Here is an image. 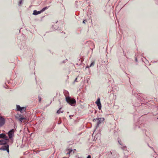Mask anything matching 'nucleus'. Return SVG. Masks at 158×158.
<instances>
[{
  "mask_svg": "<svg viewBox=\"0 0 158 158\" xmlns=\"http://www.w3.org/2000/svg\"><path fill=\"white\" fill-rule=\"evenodd\" d=\"M66 100L68 103L71 105H74L76 103V100L74 99L71 98L69 97H66Z\"/></svg>",
  "mask_w": 158,
  "mask_h": 158,
  "instance_id": "1",
  "label": "nucleus"
},
{
  "mask_svg": "<svg viewBox=\"0 0 158 158\" xmlns=\"http://www.w3.org/2000/svg\"><path fill=\"white\" fill-rule=\"evenodd\" d=\"M104 120V118H97L95 119H94L93 121L94 122H96L97 124V127H98L99 125Z\"/></svg>",
  "mask_w": 158,
  "mask_h": 158,
  "instance_id": "2",
  "label": "nucleus"
},
{
  "mask_svg": "<svg viewBox=\"0 0 158 158\" xmlns=\"http://www.w3.org/2000/svg\"><path fill=\"white\" fill-rule=\"evenodd\" d=\"M15 117L17 119H18L21 123L23 122L25 123L27 120L26 118L23 116H22L21 115H19V117L16 116Z\"/></svg>",
  "mask_w": 158,
  "mask_h": 158,
  "instance_id": "3",
  "label": "nucleus"
},
{
  "mask_svg": "<svg viewBox=\"0 0 158 158\" xmlns=\"http://www.w3.org/2000/svg\"><path fill=\"white\" fill-rule=\"evenodd\" d=\"M5 120L4 118L2 116H0V126L2 127L5 123Z\"/></svg>",
  "mask_w": 158,
  "mask_h": 158,
  "instance_id": "4",
  "label": "nucleus"
},
{
  "mask_svg": "<svg viewBox=\"0 0 158 158\" xmlns=\"http://www.w3.org/2000/svg\"><path fill=\"white\" fill-rule=\"evenodd\" d=\"M100 98H98L97 101L95 103L97 104L98 107L99 109L101 110V109L102 105L100 101Z\"/></svg>",
  "mask_w": 158,
  "mask_h": 158,
  "instance_id": "5",
  "label": "nucleus"
},
{
  "mask_svg": "<svg viewBox=\"0 0 158 158\" xmlns=\"http://www.w3.org/2000/svg\"><path fill=\"white\" fill-rule=\"evenodd\" d=\"M14 129H12L9 131L8 132V135L10 139L12 137L13 135H14Z\"/></svg>",
  "mask_w": 158,
  "mask_h": 158,
  "instance_id": "6",
  "label": "nucleus"
},
{
  "mask_svg": "<svg viewBox=\"0 0 158 158\" xmlns=\"http://www.w3.org/2000/svg\"><path fill=\"white\" fill-rule=\"evenodd\" d=\"M1 149L4 151L6 150L8 152H9V145H6L3 146L2 147Z\"/></svg>",
  "mask_w": 158,
  "mask_h": 158,
  "instance_id": "7",
  "label": "nucleus"
},
{
  "mask_svg": "<svg viewBox=\"0 0 158 158\" xmlns=\"http://www.w3.org/2000/svg\"><path fill=\"white\" fill-rule=\"evenodd\" d=\"M0 142L1 143V144H6L7 142L5 140L3 139H0Z\"/></svg>",
  "mask_w": 158,
  "mask_h": 158,
  "instance_id": "8",
  "label": "nucleus"
},
{
  "mask_svg": "<svg viewBox=\"0 0 158 158\" xmlns=\"http://www.w3.org/2000/svg\"><path fill=\"white\" fill-rule=\"evenodd\" d=\"M26 110V108L24 107H22L21 108V109L20 110V111L21 112L23 113Z\"/></svg>",
  "mask_w": 158,
  "mask_h": 158,
  "instance_id": "9",
  "label": "nucleus"
},
{
  "mask_svg": "<svg viewBox=\"0 0 158 158\" xmlns=\"http://www.w3.org/2000/svg\"><path fill=\"white\" fill-rule=\"evenodd\" d=\"M9 137H8L7 136H6L5 135V137H4L3 139L5 140L6 141H7L9 140Z\"/></svg>",
  "mask_w": 158,
  "mask_h": 158,
  "instance_id": "10",
  "label": "nucleus"
},
{
  "mask_svg": "<svg viewBox=\"0 0 158 158\" xmlns=\"http://www.w3.org/2000/svg\"><path fill=\"white\" fill-rule=\"evenodd\" d=\"M49 6L48 7H45L43 8L42 10H41V11L43 12L44 11L46 10L47 9Z\"/></svg>",
  "mask_w": 158,
  "mask_h": 158,
  "instance_id": "11",
  "label": "nucleus"
},
{
  "mask_svg": "<svg viewBox=\"0 0 158 158\" xmlns=\"http://www.w3.org/2000/svg\"><path fill=\"white\" fill-rule=\"evenodd\" d=\"M17 109L18 110L20 111V110L21 109V108L22 107H21L19 105H17L16 106Z\"/></svg>",
  "mask_w": 158,
  "mask_h": 158,
  "instance_id": "12",
  "label": "nucleus"
},
{
  "mask_svg": "<svg viewBox=\"0 0 158 158\" xmlns=\"http://www.w3.org/2000/svg\"><path fill=\"white\" fill-rule=\"evenodd\" d=\"M5 134H0V138H3V139L4 137H5Z\"/></svg>",
  "mask_w": 158,
  "mask_h": 158,
  "instance_id": "13",
  "label": "nucleus"
},
{
  "mask_svg": "<svg viewBox=\"0 0 158 158\" xmlns=\"http://www.w3.org/2000/svg\"><path fill=\"white\" fill-rule=\"evenodd\" d=\"M94 64H95L94 61L92 62L91 63V64H90V65L89 66V67H91L92 66H94Z\"/></svg>",
  "mask_w": 158,
  "mask_h": 158,
  "instance_id": "14",
  "label": "nucleus"
},
{
  "mask_svg": "<svg viewBox=\"0 0 158 158\" xmlns=\"http://www.w3.org/2000/svg\"><path fill=\"white\" fill-rule=\"evenodd\" d=\"M37 11L36 10H34L33 11V14L35 15H37Z\"/></svg>",
  "mask_w": 158,
  "mask_h": 158,
  "instance_id": "15",
  "label": "nucleus"
},
{
  "mask_svg": "<svg viewBox=\"0 0 158 158\" xmlns=\"http://www.w3.org/2000/svg\"><path fill=\"white\" fill-rule=\"evenodd\" d=\"M61 109V108H60V109L57 110V113L59 114H60V113L63 112V111H61V110H60Z\"/></svg>",
  "mask_w": 158,
  "mask_h": 158,
  "instance_id": "16",
  "label": "nucleus"
},
{
  "mask_svg": "<svg viewBox=\"0 0 158 158\" xmlns=\"http://www.w3.org/2000/svg\"><path fill=\"white\" fill-rule=\"evenodd\" d=\"M72 152V150L71 149H69V152L67 153V154H70V153Z\"/></svg>",
  "mask_w": 158,
  "mask_h": 158,
  "instance_id": "17",
  "label": "nucleus"
},
{
  "mask_svg": "<svg viewBox=\"0 0 158 158\" xmlns=\"http://www.w3.org/2000/svg\"><path fill=\"white\" fill-rule=\"evenodd\" d=\"M22 2V0H20L19 2V5H20V4H21Z\"/></svg>",
  "mask_w": 158,
  "mask_h": 158,
  "instance_id": "18",
  "label": "nucleus"
},
{
  "mask_svg": "<svg viewBox=\"0 0 158 158\" xmlns=\"http://www.w3.org/2000/svg\"><path fill=\"white\" fill-rule=\"evenodd\" d=\"M41 12H42L41 11V10L40 11H37V15L40 14Z\"/></svg>",
  "mask_w": 158,
  "mask_h": 158,
  "instance_id": "19",
  "label": "nucleus"
},
{
  "mask_svg": "<svg viewBox=\"0 0 158 158\" xmlns=\"http://www.w3.org/2000/svg\"><path fill=\"white\" fill-rule=\"evenodd\" d=\"M87 158H91L90 156V155L88 156Z\"/></svg>",
  "mask_w": 158,
  "mask_h": 158,
  "instance_id": "20",
  "label": "nucleus"
},
{
  "mask_svg": "<svg viewBox=\"0 0 158 158\" xmlns=\"http://www.w3.org/2000/svg\"><path fill=\"white\" fill-rule=\"evenodd\" d=\"M85 21H86L84 20V21H83V23H85Z\"/></svg>",
  "mask_w": 158,
  "mask_h": 158,
  "instance_id": "21",
  "label": "nucleus"
},
{
  "mask_svg": "<svg viewBox=\"0 0 158 158\" xmlns=\"http://www.w3.org/2000/svg\"><path fill=\"white\" fill-rule=\"evenodd\" d=\"M77 78H76L75 79V81H77Z\"/></svg>",
  "mask_w": 158,
  "mask_h": 158,
  "instance_id": "22",
  "label": "nucleus"
},
{
  "mask_svg": "<svg viewBox=\"0 0 158 158\" xmlns=\"http://www.w3.org/2000/svg\"><path fill=\"white\" fill-rule=\"evenodd\" d=\"M39 101H41V99H40Z\"/></svg>",
  "mask_w": 158,
  "mask_h": 158,
  "instance_id": "23",
  "label": "nucleus"
},
{
  "mask_svg": "<svg viewBox=\"0 0 158 158\" xmlns=\"http://www.w3.org/2000/svg\"><path fill=\"white\" fill-rule=\"evenodd\" d=\"M157 119H158V118H157Z\"/></svg>",
  "mask_w": 158,
  "mask_h": 158,
  "instance_id": "24",
  "label": "nucleus"
}]
</instances>
